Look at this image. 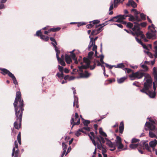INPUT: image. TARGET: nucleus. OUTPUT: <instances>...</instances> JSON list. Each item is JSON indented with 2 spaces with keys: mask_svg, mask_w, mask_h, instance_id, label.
<instances>
[{
  "mask_svg": "<svg viewBox=\"0 0 157 157\" xmlns=\"http://www.w3.org/2000/svg\"><path fill=\"white\" fill-rule=\"evenodd\" d=\"M96 138L97 139V140L99 141L100 143H102L104 144L105 142V140H104V138L100 136H99L97 137Z\"/></svg>",
  "mask_w": 157,
  "mask_h": 157,
  "instance_id": "obj_23",
  "label": "nucleus"
},
{
  "mask_svg": "<svg viewBox=\"0 0 157 157\" xmlns=\"http://www.w3.org/2000/svg\"><path fill=\"white\" fill-rule=\"evenodd\" d=\"M14 146L15 148L16 149L18 148V145L17 141H15L14 142Z\"/></svg>",
  "mask_w": 157,
  "mask_h": 157,
  "instance_id": "obj_59",
  "label": "nucleus"
},
{
  "mask_svg": "<svg viewBox=\"0 0 157 157\" xmlns=\"http://www.w3.org/2000/svg\"><path fill=\"white\" fill-rule=\"evenodd\" d=\"M149 121H151L150 122H146L145 126L147 127L144 128V129L146 130H147L149 129L150 131H153L154 132L156 131L157 129L155 128V122L153 120H151L149 119Z\"/></svg>",
  "mask_w": 157,
  "mask_h": 157,
  "instance_id": "obj_8",
  "label": "nucleus"
},
{
  "mask_svg": "<svg viewBox=\"0 0 157 157\" xmlns=\"http://www.w3.org/2000/svg\"><path fill=\"white\" fill-rule=\"evenodd\" d=\"M141 67L143 68L144 71H147L148 70L147 67L144 64H142V63L140 64Z\"/></svg>",
  "mask_w": 157,
  "mask_h": 157,
  "instance_id": "obj_39",
  "label": "nucleus"
},
{
  "mask_svg": "<svg viewBox=\"0 0 157 157\" xmlns=\"http://www.w3.org/2000/svg\"><path fill=\"white\" fill-rule=\"evenodd\" d=\"M157 144V141L156 139L150 141L149 143V145L151 147L154 148Z\"/></svg>",
  "mask_w": 157,
  "mask_h": 157,
  "instance_id": "obj_20",
  "label": "nucleus"
},
{
  "mask_svg": "<svg viewBox=\"0 0 157 157\" xmlns=\"http://www.w3.org/2000/svg\"><path fill=\"white\" fill-rule=\"evenodd\" d=\"M5 8L6 6L4 3L0 2V10L4 9Z\"/></svg>",
  "mask_w": 157,
  "mask_h": 157,
  "instance_id": "obj_44",
  "label": "nucleus"
},
{
  "mask_svg": "<svg viewBox=\"0 0 157 157\" xmlns=\"http://www.w3.org/2000/svg\"><path fill=\"white\" fill-rule=\"evenodd\" d=\"M146 15L143 13H141L140 14V17L142 20H146Z\"/></svg>",
  "mask_w": 157,
  "mask_h": 157,
  "instance_id": "obj_46",
  "label": "nucleus"
},
{
  "mask_svg": "<svg viewBox=\"0 0 157 157\" xmlns=\"http://www.w3.org/2000/svg\"><path fill=\"white\" fill-rule=\"evenodd\" d=\"M139 145L138 143L134 144L132 143L129 145V147L131 149H135L138 147Z\"/></svg>",
  "mask_w": 157,
  "mask_h": 157,
  "instance_id": "obj_26",
  "label": "nucleus"
},
{
  "mask_svg": "<svg viewBox=\"0 0 157 157\" xmlns=\"http://www.w3.org/2000/svg\"><path fill=\"white\" fill-rule=\"evenodd\" d=\"M113 3L111 2V4L110 5L109 8V11H110L113 9Z\"/></svg>",
  "mask_w": 157,
  "mask_h": 157,
  "instance_id": "obj_63",
  "label": "nucleus"
},
{
  "mask_svg": "<svg viewBox=\"0 0 157 157\" xmlns=\"http://www.w3.org/2000/svg\"><path fill=\"white\" fill-rule=\"evenodd\" d=\"M99 132L100 134L102 136H103L105 137H106L107 136L106 134L103 131L102 129L101 128H99Z\"/></svg>",
  "mask_w": 157,
  "mask_h": 157,
  "instance_id": "obj_31",
  "label": "nucleus"
},
{
  "mask_svg": "<svg viewBox=\"0 0 157 157\" xmlns=\"http://www.w3.org/2000/svg\"><path fill=\"white\" fill-rule=\"evenodd\" d=\"M56 52V57L57 58H59V54L60 53V51L58 49V48L57 47H56L54 48Z\"/></svg>",
  "mask_w": 157,
  "mask_h": 157,
  "instance_id": "obj_35",
  "label": "nucleus"
},
{
  "mask_svg": "<svg viewBox=\"0 0 157 157\" xmlns=\"http://www.w3.org/2000/svg\"><path fill=\"white\" fill-rule=\"evenodd\" d=\"M83 128L87 131H90V128L87 126L83 127Z\"/></svg>",
  "mask_w": 157,
  "mask_h": 157,
  "instance_id": "obj_61",
  "label": "nucleus"
},
{
  "mask_svg": "<svg viewBox=\"0 0 157 157\" xmlns=\"http://www.w3.org/2000/svg\"><path fill=\"white\" fill-rule=\"evenodd\" d=\"M115 20H108V21H106L105 22V23H103L102 24H99V25L98 26H100L101 27L99 28H98V29H97V30H96V31H97V33H99V32L101 31L103 29H102V27L106 25H107L108 23H107V22L109 21H114Z\"/></svg>",
  "mask_w": 157,
  "mask_h": 157,
  "instance_id": "obj_14",
  "label": "nucleus"
},
{
  "mask_svg": "<svg viewBox=\"0 0 157 157\" xmlns=\"http://www.w3.org/2000/svg\"><path fill=\"white\" fill-rule=\"evenodd\" d=\"M94 54V52H89L88 54V57L89 58L91 59V57Z\"/></svg>",
  "mask_w": 157,
  "mask_h": 157,
  "instance_id": "obj_49",
  "label": "nucleus"
},
{
  "mask_svg": "<svg viewBox=\"0 0 157 157\" xmlns=\"http://www.w3.org/2000/svg\"><path fill=\"white\" fill-rule=\"evenodd\" d=\"M140 141V140L139 139L136 138H133L132 139L131 142L132 143H138Z\"/></svg>",
  "mask_w": 157,
  "mask_h": 157,
  "instance_id": "obj_37",
  "label": "nucleus"
},
{
  "mask_svg": "<svg viewBox=\"0 0 157 157\" xmlns=\"http://www.w3.org/2000/svg\"><path fill=\"white\" fill-rule=\"evenodd\" d=\"M71 150V147H69L68 148V149H67V151L66 154V155H66L68 153H69L70 152V151Z\"/></svg>",
  "mask_w": 157,
  "mask_h": 157,
  "instance_id": "obj_64",
  "label": "nucleus"
},
{
  "mask_svg": "<svg viewBox=\"0 0 157 157\" xmlns=\"http://www.w3.org/2000/svg\"><path fill=\"white\" fill-rule=\"evenodd\" d=\"M101 150L102 153H106V152L107 151L106 149L104 147L101 149Z\"/></svg>",
  "mask_w": 157,
  "mask_h": 157,
  "instance_id": "obj_58",
  "label": "nucleus"
},
{
  "mask_svg": "<svg viewBox=\"0 0 157 157\" xmlns=\"http://www.w3.org/2000/svg\"><path fill=\"white\" fill-rule=\"evenodd\" d=\"M57 76L59 78H63L64 77V75L63 72H61V73L58 72L56 74Z\"/></svg>",
  "mask_w": 157,
  "mask_h": 157,
  "instance_id": "obj_36",
  "label": "nucleus"
},
{
  "mask_svg": "<svg viewBox=\"0 0 157 157\" xmlns=\"http://www.w3.org/2000/svg\"><path fill=\"white\" fill-rule=\"evenodd\" d=\"M0 70L2 71L1 73L5 75L7 74L10 77L13 81L14 84L16 85L17 84V82L16 79L13 74L10 72L8 70L3 68H0Z\"/></svg>",
  "mask_w": 157,
  "mask_h": 157,
  "instance_id": "obj_7",
  "label": "nucleus"
},
{
  "mask_svg": "<svg viewBox=\"0 0 157 157\" xmlns=\"http://www.w3.org/2000/svg\"><path fill=\"white\" fill-rule=\"evenodd\" d=\"M97 144L98 148L99 150H101V149L103 147L102 143H97Z\"/></svg>",
  "mask_w": 157,
  "mask_h": 157,
  "instance_id": "obj_40",
  "label": "nucleus"
},
{
  "mask_svg": "<svg viewBox=\"0 0 157 157\" xmlns=\"http://www.w3.org/2000/svg\"><path fill=\"white\" fill-rule=\"evenodd\" d=\"M125 69L126 70V72H127L128 73H129L132 71L131 69L129 68H125Z\"/></svg>",
  "mask_w": 157,
  "mask_h": 157,
  "instance_id": "obj_56",
  "label": "nucleus"
},
{
  "mask_svg": "<svg viewBox=\"0 0 157 157\" xmlns=\"http://www.w3.org/2000/svg\"><path fill=\"white\" fill-rule=\"evenodd\" d=\"M83 77L87 78L90 75V74L88 73L86 71H85L84 73L83 74Z\"/></svg>",
  "mask_w": 157,
  "mask_h": 157,
  "instance_id": "obj_41",
  "label": "nucleus"
},
{
  "mask_svg": "<svg viewBox=\"0 0 157 157\" xmlns=\"http://www.w3.org/2000/svg\"><path fill=\"white\" fill-rule=\"evenodd\" d=\"M90 44L88 47V49L90 50L91 48L92 47V46L93 45V44L94 43V41H93V38L92 37H91L90 36Z\"/></svg>",
  "mask_w": 157,
  "mask_h": 157,
  "instance_id": "obj_30",
  "label": "nucleus"
},
{
  "mask_svg": "<svg viewBox=\"0 0 157 157\" xmlns=\"http://www.w3.org/2000/svg\"><path fill=\"white\" fill-rule=\"evenodd\" d=\"M140 144L141 145L143 146L144 149H145L149 152L151 151V149L149 147L148 144L146 143L144 141H142L140 142Z\"/></svg>",
  "mask_w": 157,
  "mask_h": 157,
  "instance_id": "obj_13",
  "label": "nucleus"
},
{
  "mask_svg": "<svg viewBox=\"0 0 157 157\" xmlns=\"http://www.w3.org/2000/svg\"><path fill=\"white\" fill-rule=\"evenodd\" d=\"M15 108L16 121L14 123V128L19 129L20 128L23 112L24 110L23 100L21 99V94L20 91L16 93V98L13 103Z\"/></svg>",
  "mask_w": 157,
  "mask_h": 157,
  "instance_id": "obj_1",
  "label": "nucleus"
},
{
  "mask_svg": "<svg viewBox=\"0 0 157 157\" xmlns=\"http://www.w3.org/2000/svg\"><path fill=\"white\" fill-rule=\"evenodd\" d=\"M60 29V27H57L56 28H53L49 29L48 31H45L44 32V33L45 34H47L48 33H49L51 32H56L59 31Z\"/></svg>",
  "mask_w": 157,
  "mask_h": 157,
  "instance_id": "obj_15",
  "label": "nucleus"
},
{
  "mask_svg": "<svg viewBox=\"0 0 157 157\" xmlns=\"http://www.w3.org/2000/svg\"><path fill=\"white\" fill-rule=\"evenodd\" d=\"M154 56L155 58H157V41H156L154 42Z\"/></svg>",
  "mask_w": 157,
  "mask_h": 157,
  "instance_id": "obj_21",
  "label": "nucleus"
},
{
  "mask_svg": "<svg viewBox=\"0 0 157 157\" xmlns=\"http://www.w3.org/2000/svg\"><path fill=\"white\" fill-rule=\"evenodd\" d=\"M124 67V63H123L118 64L117 65H115V66H114V67L118 68H122Z\"/></svg>",
  "mask_w": 157,
  "mask_h": 157,
  "instance_id": "obj_33",
  "label": "nucleus"
},
{
  "mask_svg": "<svg viewBox=\"0 0 157 157\" xmlns=\"http://www.w3.org/2000/svg\"><path fill=\"white\" fill-rule=\"evenodd\" d=\"M65 60L67 64H70L72 62L70 56L66 54L65 55Z\"/></svg>",
  "mask_w": 157,
  "mask_h": 157,
  "instance_id": "obj_19",
  "label": "nucleus"
},
{
  "mask_svg": "<svg viewBox=\"0 0 157 157\" xmlns=\"http://www.w3.org/2000/svg\"><path fill=\"white\" fill-rule=\"evenodd\" d=\"M40 38L41 39L44 40V41H48L49 39V37L48 36H46L45 35L42 34L40 35Z\"/></svg>",
  "mask_w": 157,
  "mask_h": 157,
  "instance_id": "obj_27",
  "label": "nucleus"
},
{
  "mask_svg": "<svg viewBox=\"0 0 157 157\" xmlns=\"http://www.w3.org/2000/svg\"><path fill=\"white\" fill-rule=\"evenodd\" d=\"M126 5L128 6L131 5L133 8H135L137 7V4L133 1L132 0H129L128 3Z\"/></svg>",
  "mask_w": 157,
  "mask_h": 157,
  "instance_id": "obj_17",
  "label": "nucleus"
},
{
  "mask_svg": "<svg viewBox=\"0 0 157 157\" xmlns=\"http://www.w3.org/2000/svg\"><path fill=\"white\" fill-rule=\"evenodd\" d=\"M153 70V74L154 75V78L155 79V83L157 82V71L156 70L155 67H154Z\"/></svg>",
  "mask_w": 157,
  "mask_h": 157,
  "instance_id": "obj_22",
  "label": "nucleus"
},
{
  "mask_svg": "<svg viewBox=\"0 0 157 157\" xmlns=\"http://www.w3.org/2000/svg\"><path fill=\"white\" fill-rule=\"evenodd\" d=\"M75 61V64H78V61L77 60V59L76 58V56L75 53H72L70 56Z\"/></svg>",
  "mask_w": 157,
  "mask_h": 157,
  "instance_id": "obj_29",
  "label": "nucleus"
},
{
  "mask_svg": "<svg viewBox=\"0 0 157 157\" xmlns=\"http://www.w3.org/2000/svg\"><path fill=\"white\" fill-rule=\"evenodd\" d=\"M116 22H120L121 23H122L125 24H127V26L128 27L132 29L133 31V29L135 27V26H137L139 27V25H137V24H136L135 23V22H134V25L133 24L131 23L130 22H128V23H127V22L124 21V20H116Z\"/></svg>",
  "mask_w": 157,
  "mask_h": 157,
  "instance_id": "obj_9",
  "label": "nucleus"
},
{
  "mask_svg": "<svg viewBox=\"0 0 157 157\" xmlns=\"http://www.w3.org/2000/svg\"><path fill=\"white\" fill-rule=\"evenodd\" d=\"M126 79V78L125 77H123L120 79H118L117 80L118 83H121L124 82Z\"/></svg>",
  "mask_w": 157,
  "mask_h": 157,
  "instance_id": "obj_32",
  "label": "nucleus"
},
{
  "mask_svg": "<svg viewBox=\"0 0 157 157\" xmlns=\"http://www.w3.org/2000/svg\"><path fill=\"white\" fill-rule=\"evenodd\" d=\"M97 32L96 30H93L92 31L91 33V35H96L98 33H97V32L95 33V32Z\"/></svg>",
  "mask_w": 157,
  "mask_h": 157,
  "instance_id": "obj_60",
  "label": "nucleus"
},
{
  "mask_svg": "<svg viewBox=\"0 0 157 157\" xmlns=\"http://www.w3.org/2000/svg\"><path fill=\"white\" fill-rule=\"evenodd\" d=\"M56 52V57L57 58H59V54L60 53V51L58 49V48L57 47H56L54 48Z\"/></svg>",
  "mask_w": 157,
  "mask_h": 157,
  "instance_id": "obj_34",
  "label": "nucleus"
},
{
  "mask_svg": "<svg viewBox=\"0 0 157 157\" xmlns=\"http://www.w3.org/2000/svg\"><path fill=\"white\" fill-rule=\"evenodd\" d=\"M62 145L63 146V151H64V152H66V150L67 149V144H65L63 142L62 143Z\"/></svg>",
  "mask_w": 157,
  "mask_h": 157,
  "instance_id": "obj_38",
  "label": "nucleus"
},
{
  "mask_svg": "<svg viewBox=\"0 0 157 157\" xmlns=\"http://www.w3.org/2000/svg\"><path fill=\"white\" fill-rule=\"evenodd\" d=\"M78 98L76 96H74V102L73 106H75L76 105L77 108H78L79 105H78Z\"/></svg>",
  "mask_w": 157,
  "mask_h": 157,
  "instance_id": "obj_18",
  "label": "nucleus"
},
{
  "mask_svg": "<svg viewBox=\"0 0 157 157\" xmlns=\"http://www.w3.org/2000/svg\"><path fill=\"white\" fill-rule=\"evenodd\" d=\"M156 28L153 24H152L151 26H149L148 27L149 32L146 34L147 37L149 39H155L156 36Z\"/></svg>",
  "mask_w": 157,
  "mask_h": 157,
  "instance_id": "obj_5",
  "label": "nucleus"
},
{
  "mask_svg": "<svg viewBox=\"0 0 157 157\" xmlns=\"http://www.w3.org/2000/svg\"><path fill=\"white\" fill-rule=\"evenodd\" d=\"M59 63L60 64L63 66H65L66 65L64 61V59L62 58H60L59 57V58H57Z\"/></svg>",
  "mask_w": 157,
  "mask_h": 157,
  "instance_id": "obj_28",
  "label": "nucleus"
},
{
  "mask_svg": "<svg viewBox=\"0 0 157 157\" xmlns=\"http://www.w3.org/2000/svg\"><path fill=\"white\" fill-rule=\"evenodd\" d=\"M19 153V150L18 148L17 149V150L15 151V157H18V154Z\"/></svg>",
  "mask_w": 157,
  "mask_h": 157,
  "instance_id": "obj_48",
  "label": "nucleus"
},
{
  "mask_svg": "<svg viewBox=\"0 0 157 157\" xmlns=\"http://www.w3.org/2000/svg\"><path fill=\"white\" fill-rule=\"evenodd\" d=\"M78 69H74L73 70V72H71V74H76L77 72H78Z\"/></svg>",
  "mask_w": 157,
  "mask_h": 157,
  "instance_id": "obj_55",
  "label": "nucleus"
},
{
  "mask_svg": "<svg viewBox=\"0 0 157 157\" xmlns=\"http://www.w3.org/2000/svg\"><path fill=\"white\" fill-rule=\"evenodd\" d=\"M97 45H96L94 44V46L92 50L94 51H95L96 50H97Z\"/></svg>",
  "mask_w": 157,
  "mask_h": 157,
  "instance_id": "obj_62",
  "label": "nucleus"
},
{
  "mask_svg": "<svg viewBox=\"0 0 157 157\" xmlns=\"http://www.w3.org/2000/svg\"><path fill=\"white\" fill-rule=\"evenodd\" d=\"M137 25H139V27H140V25L142 27H145L147 25V23L146 22H143L140 23L139 24H137Z\"/></svg>",
  "mask_w": 157,
  "mask_h": 157,
  "instance_id": "obj_42",
  "label": "nucleus"
},
{
  "mask_svg": "<svg viewBox=\"0 0 157 157\" xmlns=\"http://www.w3.org/2000/svg\"><path fill=\"white\" fill-rule=\"evenodd\" d=\"M133 31L135 33L136 35L137 36L135 37L136 41L140 44H141L143 48L147 50L148 49L147 47L145 44H144L140 39L137 38V36H140V37L143 39L145 42L148 41V40L145 38V36L143 34L142 32L140 30V28L137 26H136L133 29Z\"/></svg>",
  "mask_w": 157,
  "mask_h": 157,
  "instance_id": "obj_3",
  "label": "nucleus"
},
{
  "mask_svg": "<svg viewBox=\"0 0 157 157\" xmlns=\"http://www.w3.org/2000/svg\"><path fill=\"white\" fill-rule=\"evenodd\" d=\"M152 87L150 88L149 90H146V94H148L149 95V96L151 98H154L155 96V92H151L149 91V90ZM146 94V93H145Z\"/></svg>",
  "mask_w": 157,
  "mask_h": 157,
  "instance_id": "obj_16",
  "label": "nucleus"
},
{
  "mask_svg": "<svg viewBox=\"0 0 157 157\" xmlns=\"http://www.w3.org/2000/svg\"><path fill=\"white\" fill-rule=\"evenodd\" d=\"M50 40L52 42H54V43L56 44L57 45V43L56 40H55V39L53 38V37H50Z\"/></svg>",
  "mask_w": 157,
  "mask_h": 157,
  "instance_id": "obj_54",
  "label": "nucleus"
},
{
  "mask_svg": "<svg viewBox=\"0 0 157 157\" xmlns=\"http://www.w3.org/2000/svg\"><path fill=\"white\" fill-rule=\"evenodd\" d=\"M83 61L86 63V65H82L78 67L79 70L80 71H82V69H86L90 67V70H93L95 68V65L94 64L93 66H90V61L89 59L86 58H84Z\"/></svg>",
  "mask_w": 157,
  "mask_h": 157,
  "instance_id": "obj_6",
  "label": "nucleus"
},
{
  "mask_svg": "<svg viewBox=\"0 0 157 157\" xmlns=\"http://www.w3.org/2000/svg\"><path fill=\"white\" fill-rule=\"evenodd\" d=\"M83 123L85 126H87L88 124L90 123V121L89 120H84Z\"/></svg>",
  "mask_w": 157,
  "mask_h": 157,
  "instance_id": "obj_45",
  "label": "nucleus"
},
{
  "mask_svg": "<svg viewBox=\"0 0 157 157\" xmlns=\"http://www.w3.org/2000/svg\"><path fill=\"white\" fill-rule=\"evenodd\" d=\"M106 144L110 148H111L110 150L113 151L115 150L117 147L118 149H121L123 147V145L121 143V138L117 136L116 137V139L115 140V142L112 143L111 141L109 140L106 143Z\"/></svg>",
  "mask_w": 157,
  "mask_h": 157,
  "instance_id": "obj_4",
  "label": "nucleus"
},
{
  "mask_svg": "<svg viewBox=\"0 0 157 157\" xmlns=\"http://www.w3.org/2000/svg\"><path fill=\"white\" fill-rule=\"evenodd\" d=\"M149 136L150 137L154 138L156 137L155 134L153 132L150 131L149 132Z\"/></svg>",
  "mask_w": 157,
  "mask_h": 157,
  "instance_id": "obj_43",
  "label": "nucleus"
},
{
  "mask_svg": "<svg viewBox=\"0 0 157 157\" xmlns=\"http://www.w3.org/2000/svg\"><path fill=\"white\" fill-rule=\"evenodd\" d=\"M143 76L144 77V80H145V81L144 83V88L140 89V91L142 93H146V90H149L152 86V81L150 75L148 74L145 75L142 70L135 73H132L129 75V77L132 80L135 78L140 79Z\"/></svg>",
  "mask_w": 157,
  "mask_h": 157,
  "instance_id": "obj_2",
  "label": "nucleus"
},
{
  "mask_svg": "<svg viewBox=\"0 0 157 157\" xmlns=\"http://www.w3.org/2000/svg\"><path fill=\"white\" fill-rule=\"evenodd\" d=\"M119 2V0H114V7H116L117 6V4Z\"/></svg>",
  "mask_w": 157,
  "mask_h": 157,
  "instance_id": "obj_51",
  "label": "nucleus"
},
{
  "mask_svg": "<svg viewBox=\"0 0 157 157\" xmlns=\"http://www.w3.org/2000/svg\"><path fill=\"white\" fill-rule=\"evenodd\" d=\"M128 15H117L116 16L113 17L112 19H111L110 20H113V19H116L117 20H124L126 19V17H130Z\"/></svg>",
  "mask_w": 157,
  "mask_h": 157,
  "instance_id": "obj_11",
  "label": "nucleus"
},
{
  "mask_svg": "<svg viewBox=\"0 0 157 157\" xmlns=\"http://www.w3.org/2000/svg\"><path fill=\"white\" fill-rule=\"evenodd\" d=\"M124 123L123 121H121L120 124V125L119 127V132L121 133H122L124 130Z\"/></svg>",
  "mask_w": 157,
  "mask_h": 157,
  "instance_id": "obj_25",
  "label": "nucleus"
},
{
  "mask_svg": "<svg viewBox=\"0 0 157 157\" xmlns=\"http://www.w3.org/2000/svg\"><path fill=\"white\" fill-rule=\"evenodd\" d=\"M70 24H77V25L78 27H79L82 25H85L86 24V23L84 22H71Z\"/></svg>",
  "mask_w": 157,
  "mask_h": 157,
  "instance_id": "obj_24",
  "label": "nucleus"
},
{
  "mask_svg": "<svg viewBox=\"0 0 157 157\" xmlns=\"http://www.w3.org/2000/svg\"><path fill=\"white\" fill-rule=\"evenodd\" d=\"M81 134V132L78 130L75 133V135L78 137Z\"/></svg>",
  "mask_w": 157,
  "mask_h": 157,
  "instance_id": "obj_57",
  "label": "nucleus"
},
{
  "mask_svg": "<svg viewBox=\"0 0 157 157\" xmlns=\"http://www.w3.org/2000/svg\"><path fill=\"white\" fill-rule=\"evenodd\" d=\"M41 34H42V32H41V30H39L36 32V33L35 35V36H40V35Z\"/></svg>",
  "mask_w": 157,
  "mask_h": 157,
  "instance_id": "obj_50",
  "label": "nucleus"
},
{
  "mask_svg": "<svg viewBox=\"0 0 157 157\" xmlns=\"http://www.w3.org/2000/svg\"><path fill=\"white\" fill-rule=\"evenodd\" d=\"M58 68L59 71L62 72H63V67L60 66L59 65L58 66Z\"/></svg>",
  "mask_w": 157,
  "mask_h": 157,
  "instance_id": "obj_53",
  "label": "nucleus"
},
{
  "mask_svg": "<svg viewBox=\"0 0 157 157\" xmlns=\"http://www.w3.org/2000/svg\"><path fill=\"white\" fill-rule=\"evenodd\" d=\"M131 11L132 12H133L135 14L136 16L139 13L136 10L134 9H132L131 10Z\"/></svg>",
  "mask_w": 157,
  "mask_h": 157,
  "instance_id": "obj_47",
  "label": "nucleus"
},
{
  "mask_svg": "<svg viewBox=\"0 0 157 157\" xmlns=\"http://www.w3.org/2000/svg\"><path fill=\"white\" fill-rule=\"evenodd\" d=\"M89 136L90 138V139L91 140H92V143H93V144H94V145L95 146H96V143H95V142L94 140V139H93L92 137H91V136L90 135H89Z\"/></svg>",
  "mask_w": 157,
  "mask_h": 157,
  "instance_id": "obj_52",
  "label": "nucleus"
},
{
  "mask_svg": "<svg viewBox=\"0 0 157 157\" xmlns=\"http://www.w3.org/2000/svg\"><path fill=\"white\" fill-rule=\"evenodd\" d=\"M99 22V20H93L90 22V24L86 25V28L88 29H90L92 28L94 25Z\"/></svg>",
  "mask_w": 157,
  "mask_h": 157,
  "instance_id": "obj_12",
  "label": "nucleus"
},
{
  "mask_svg": "<svg viewBox=\"0 0 157 157\" xmlns=\"http://www.w3.org/2000/svg\"><path fill=\"white\" fill-rule=\"evenodd\" d=\"M75 119H77V121L76 122H74V119L72 117L71 118V124H72V126L71 128H72L75 125H78L80 124V119L78 117V115L77 113H75Z\"/></svg>",
  "mask_w": 157,
  "mask_h": 157,
  "instance_id": "obj_10",
  "label": "nucleus"
}]
</instances>
